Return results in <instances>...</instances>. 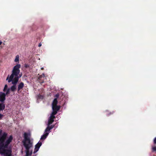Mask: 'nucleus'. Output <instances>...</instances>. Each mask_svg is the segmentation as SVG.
Instances as JSON below:
<instances>
[{
	"label": "nucleus",
	"mask_w": 156,
	"mask_h": 156,
	"mask_svg": "<svg viewBox=\"0 0 156 156\" xmlns=\"http://www.w3.org/2000/svg\"><path fill=\"white\" fill-rule=\"evenodd\" d=\"M42 145V142H39L35 146V148L34 152V153H36L39 150V148Z\"/></svg>",
	"instance_id": "423d86ee"
},
{
	"label": "nucleus",
	"mask_w": 156,
	"mask_h": 156,
	"mask_svg": "<svg viewBox=\"0 0 156 156\" xmlns=\"http://www.w3.org/2000/svg\"><path fill=\"white\" fill-rule=\"evenodd\" d=\"M19 61V56L18 55H17L15 59V62H18Z\"/></svg>",
	"instance_id": "aec40b11"
},
{
	"label": "nucleus",
	"mask_w": 156,
	"mask_h": 156,
	"mask_svg": "<svg viewBox=\"0 0 156 156\" xmlns=\"http://www.w3.org/2000/svg\"><path fill=\"white\" fill-rule=\"evenodd\" d=\"M9 76H8V77H7L6 80H7L8 79V78H9Z\"/></svg>",
	"instance_id": "7c9ffc66"
},
{
	"label": "nucleus",
	"mask_w": 156,
	"mask_h": 156,
	"mask_svg": "<svg viewBox=\"0 0 156 156\" xmlns=\"http://www.w3.org/2000/svg\"><path fill=\"white\" fill-rule=\"evenodd\" d=\"M41 45H42L41 44V43H40L38 44V46L39 47H40L41 46Z\"/></svg>",
	"instance_id": "c85d7f7f"
},
{
	"label": "nucleus",
	"mask_w": 156,
	"mask_h": 156,
	"mask_svg": "<svg viewBox=\"0 0 156 156\" xmlns=\"http://www.w3.org/2000/svg\"><path fill=\"white\" fill-rule=\"evenodd\" d=\"M1 132H2V130H1L0 131V135L1 134Z\"/></svg>",
	"instance_id": "72a5a7b5"
},
{
	"label": "nucleus",
	"mask_w": 156,
	"mask_h": 156,
	"mask_svg": "<svg viewBox=\"0 0 156 156\" xmlns=\"http://www.w3.org/2000/svg\"><path fill=\"white\" fill-rule=\"evenodd\" d=\"M153 142L154 144H156V137L154 138L153 140Z\"/></svg>",
	"instance_id": "bb28decb"
},
{
	"label": "nucleus",
	"mask_w": 156,
	"mask_h": 156,
	"mask_svg": "<svg viewBox=\"0 0 156 156\" xmlns=\"http://www.w3.org/2000/svg\"><path fill=\"white\" fill-rule=\"evenodd\" d=\"M54 121V119H52L49 118L48 120V122L47 125H50L52 124Z\"/></svg>",
	"instance_id": "2eb2a0df"
},
{
	"label": "nucleus",
	"mask_w": 156,
	"mask_h": 156,
	"mask_svg": "<svg viewBox=\"0 0 156 156\" xmlns=\"http://www.w3.org/2000/svg\"><path fill=\"white\" fill-rule=\"evenodd\" d=\"M43 76L44 77L45 76H44V73H43L41 75V76H40L38 78V79L39 80V81L41 83H43L44 82V81L43 80L42 81H41L40 80V79Z\"/></svg>",
	"instance_id": "dca6fc26"
},
{
	"label": "nucleus",
	"mask_w": 156,
	"mask_h": 156,
	"mask_svg": "<svg viewBox=\"0 0 156 156\" xmlns=\"http://www.w3.org/2000/svg\"><path fill=\"white\" fill-rule=\"evenodd\" d=\"M55 115H53V112H52L50 118H52V119H54L55 118Z\"/></svg>",
	"instance_id": "412c9836"
},
{
	"label": "nucleus",
	"mask_w": 156,
	"mask_h": 156,
	"mask_svg": "<svg viewBox=\"0 0 156 156\" xmlns=\"http://www.w3.org/2000/svg\"><path fill=\"white\" fill-rule=\"evenodd\" d=\"M1 132H2V130H1L0 131V135L1 134Z\"/></svg>",
	"instance_id": "f704fd0d"
},
{
	"label": "nucleus",
	"mask_w": 156,
	"mask_h": 156,
	"mask_svg": "<svg viewBox=\"0 0 156 156\" xmlns=\"http://www.w3.org/2000/svg\"><path fill=\"white\" fill-rule=\"evenodd\" d=\"M41 69L42 70L44 69V68L43 67H42L41 68Z\"/></svg>",
	"instance_id": "2f4dec72"
},
{
	"label": "nucleus",
	"mask_w": 156,
	"mask_h": 156,
	"mask_svg": "<svg viewBox=\"0 0 156 156\" xmlns=\"http://www.w3.org/2000/svg\"><path fill=\"white\" fill-rule=\"evenodd\" d=\"M6 94L2 92H0V101L4 102L5 100Z\"/></svg>",
	"instance_id": "6e6552de"
},
{
	"label": "nucleus",
	"mask_w": 156,
	"mask_h": 156,
	"mask_svg": "<svg viewBox=\"0 0 156 156\" xmlns=\"http://www.w3.org/2000/svg\"><path fill=\"white\" fill-rule=\"evenodd\" d=\"M24 83L23 82H21L18 85L17 88V92L19 93V92H21V90L23 89L24 87Z\"/></svg>",
	"instance_id": "0eeeda50"
},
{
	"label": "nucleus",
	"mask_w": 156,
	"mask_h": 156,
	"mask_svg": "<svg viewBox=\"0 0 156 156\" xmlns=\"http://www.w3.org/2000/svg\"><path fill=\"white\" fill-rule=\"evenodd\" d=\"M31 147H28V148H25L26 149V156H31L32 153V151H31L30 152L29 150Z\"/></svg>",
	"instance_id": "1a4fd4ad"
},
{
	"label": "nucleus",
	"mask_w": 156,
	"mask_h": 156,
	"mask_svg": "<svg viewBox=\"0 0 156 156\" xmlns=\"http://www.w3.org/2000/svg\"><path fill=\"white\" fill-rule=\"evenodd\" d=\"M7 87H8L7 85L6 84L5 85V86L4 87V88L3 89V91L4 92H5L6 91V90L7 89Z\"/></svg>",
	"instance_id": "b1692460"
},
{
	"label": "nucleus",
	"mask_w": 156,
	"mask_h": 156,
	"mask_svg": "<svg viewBox=\"0 0 156 156\" xmlns=\"http://www.w3.org/2000/svg\"><path fill=\"white\" fill-rule=\"evenodd\" d=\"M58 104V101L56 98H54L52 103V106H57Z\"/></svg>",
	"instance_id": "4468645a"
},
{
	"label": "nucleus",
	"mask_w": 156,
	"mask_h": 156,
	"mask_svg": "<svg viewBox=\"0 0 156 156\" xmlns=\"http://www.w3.org/2000/svg\"><path fill=\"white\" fill-rule=\"evenodd\" d=\"M60 106H52V109L53 110V115H56L58 111L59 110Z\"/></svg>",
	"instance_id": "20e7f679"
},
{
	"label": "nucleus",
	"mask_w": 156,
	"mask_h": 156,
	"mask_svg": "<svg viewBox=\"0 0 156 156\" xmlns=\"http://www.w3.org/2000/svg\"><path fill=\"white\" fill-rule=\"evenodd\" d=\"M152 151L153 152L156 151V147L154 146L152 147Z\"/></svg>",
	"instance_id": "5701e85b"
},
{
	"label": "nucleus",
	"mask_w": 156,
	"mask_h": 156,
	"mask_svg": "<svg viewBox=\"0 0 156 156\" xmlns=\"http://www.w3.org/2000/svg\"><path fill=\"white\" fill-rule=\"evenodd\" d=\"M3 116V115L1 114H0V119H1Z\"/></svg>",
	"instance_id": "cd10ccee"
},
{
	"label": "nucleus",
	"mask_w": 156,
	"mask_h": 156,
	"mask_svg": "<svg viewBox=\"0 0 156 156\" xmlns=\"http://www.w3.org/2000/svg\"><path fill=\"white\" fill-rule=\"evenodd\" d=\"M5 105L0 103V111L1 110H3L5 109Z\"/></svg>",
	"instance_id": "f3484780"
},
{
	"label": "nucleus",
	"mask_w": 156,
	"mask_h": 156,
	"mask_svg": "<svg viewBox=\"0 0 156 156\" xmlns=\"http://www.w3.org/2000/svg\"><path fill=\"white\" fill-rule=\"evenodd\" d=\"M2 43V42L1 41H0V45H1Z\"/></svg>",
	"instance_id": "c756f323"
},
{
	"label": "nucleus",
	"mask_w": 156,
	"mask_h": 156,
	"mask_svg": "<svg viewBox=\"0 0 156 156\" xmlns=\"http://www.w3.org/2000/svg\"><path fill=\"white\" fill-rule=\"evenodd\" d=\"M2 153L5 156H11L12 151L10 150L3 149Z\"/></svg>",
	"instance_id": "7ed1b4c3"
},
{
	"label": "nucleus",
	"mask_w": 156,
	"mask_h": 156,
	"mask_svg": "<svg viewBox=\"0 0 156 156\" xmlns=\"http://www.w3.org/2000/svg\"><path fill=\"white\" fill-rule=\"evenodd\" d=\"M10 90L9 88L7 89V91L6 92V93L5 94H6V95H8L9 94Z\"/></svg>",
	"instance_id": "4be33fe9"
},
{
	"label": "nucleus",
	"mask_w": 156,
	"mask_h": 156,
	"mask_svg": "<svg viewBox=\"0 0 156 156\" xmlns=\"http://www.w3.org/2000/svg\"><path fill=\"white\" fill-rule=\"evenodd\" d=\"M10 89L11 91L14 92L16 90V85H13L11 87Z\"/></svg>",
	"instance_id": "ddd939ff"
},
{
	"label": "nucleus",
	"mask_w": 156,
	"mask_h": 156,
	"mask_svg": "<svg viewBox=\"0 0 156 156\" xmlns=\"http://www.w3.org/2000/svg\"><path fill=\"white\" fill-rule=\"evenodd\" d=\"M24 140L23 141V145L25 148L32 147H33V143L31 141L30 139L28 137V134L25 133L24 134Z\"/></svg>",
	"instance_id": "f03ea898"
},
{
	"label": "nucleus",
	"mask_w": 156,
	"mask_h": 156,
	"mask_svg": "<svg viewBox=\"0 0 156 156\" xmlns=\"http://www.w3.org/2000/svg\"><path fill=\"white\" fill-rule=\"evenodd\" d=\"M20 66V65L19 64L15 66L12 71V74L9 78L8 82L10 83L12 81L13 85H16L19 79L18 75L20 72L19 69Z\"/></svg>",
	"instance_id": "f257e3e1"
},
{
	"label": "nucleus",
	"mask_w": 156,
	"mask_h": 156,
	"mask_svg": "<svg viewBox=\"0 0 156 156\" xmlns=\"http://www.w3.org/2000/svg\"><path fill=\"white\" fill-rule=\"evenodd\" d=\"M12 139L13 137L12 136V135L10 136L9 138L6 140L4 144L5 148H8L9 144L12 141Z\"/></svg>",
	"instance_id": "39448f33"
},
{
	"label": "nucleus",
	"mask_w": 156,
	"mask_h": 156,
	"mask_svg": "<svg viewBox=\"0 0 156 156\" xmlns=\"http://www.w3.org/2000/svg\"><path fill=\"white\" fill-rule=\"evenodd\" d=\"M43 96L40 94H38L37 96V98L38 99H43Z\"/></svg>",
	"instance_id": "6ab92c4d"
},
{
	"label": "nucleus",
	"mask_w": 156,
	"mask_h": 156,
	"mask_svg": "<svg viewBox=\"0 0 156 156\" xmlns=\"http://www.w3.org/2000/svg\"><path fill=\"white\" fill-rule=\"evenodd\" d=\"M0 142V150H2V152L3 149H5L6 148H5L4 142L1 141Z\"/></svg>",
	"instance_id": "9b49d317"
},
{
	"label": "nucleus",
	"mask_w": 156,
	"mask_h": 156,
	"mask_svg": "<svg viewBox=\"0 0 156 156\" xmlns=\"http://www.w3.org/2000/svg\"><path fill=\"white\" fill-rule=\"evenodd\" d=\"M55 125H51V126H49V128H50V129H52L54 127Z\"/></svg>",
	"instance_id": "a878e982"
},
{
	"label": "nucleus",
	"mask_w": 156,
	"mask_h": 156,
	"mask_svg": "<svg viewBox=\"0 0 156 156\" xmlns=\"http://www.w3.org/2000/svg\"><path fill=\"white\" fill-rule=\"evenodd\" d=\"M113 112H112V113H110V114H113Z\"/></svg>",
	"instance_id": "473e14b6"
},
{
	"label": "nucleus",
	"mask_w": 156,
	"mask_h": 156,
	"mask_svg": "<svg viewBox=\"0 0 156 156\" xmlns=\"http://www.w3.org/2000/svg\"><path fill=\"white\" fill-rule=\"evenodd\" d=\"M7 136V134L4 133L1 137L0 136V140L1 142H4Z\"/></svg>",
	"instance_id": "9d476101"
},
{
	"label": "nucleus",
	"mask_w": 156,
	"mask_h": 156,
	"mask_svg": "<svg viewBox=\"0 0 156 156\" xmlns=\"http://www.w3.org/2000/svg\"><path fill=\"white\" fill-rule=\"evenodd\" d=\"M59 94L58 93L55 95V97H56L55 98H56L57 99L59 97Z\"/></svg>",
	"instance_id": "393cba45"
},
{
	"label": "nucleus",
	"mask_w": 156,
	"mask_h": 156,
	"mask_svg": "<svg viewBox=\"0 0 156 156\" xmlns=\"http://www.w3.org/2000/svg\"><path fill=\"white\" fill-rule=\"evenodd\" d=\"M49 126L48 125V126L46 129L45 132L46 133H48V132H49L50 131V130H51L50 128H49Z\"/></svg>",
	"instance_id": "a211bd4d"
},
{
	"label": "nucleus",
	"mask_w": 156,
	"mask_h": 156,
	"mask_svg": "<svg viewBox=\"0 0 156 156\" xmlns=\"http://www.w3.org/2000/svg\"><path fill=\"white\" fill-rule=\"evenodd\" d=\"M49 133H46L44 134L41 137V140H44L46 138L47 136L48 135Z\"/></svg>",
	"instance_id": "f8f14e48"
},
{
	"label": "nucleus",
	"mask_w": 156,
	"mask_h": 156,
	"mask_svg": "<svg viewBox=\"0 0 156 156\" xmlns=\"http://www.w3.org/2000/svg\"><path fill=\"white\" fill-rule=\"evenodd\" d=\"M21 75H20V76H19V78L20 77H21Z\"/></svg>",
	"instance_id": "c9c22d12"
}]
</instances>
